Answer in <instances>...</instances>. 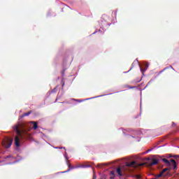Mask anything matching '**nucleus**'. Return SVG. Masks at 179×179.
<instances>
[{
	"label": "nucleus",
	"mask_w": 179,
	"mask_h": 179,
	"mask_svg": "<svg viewBox=\"0 0 179 179\" xmlns=\"http://www.w3.org/2000/svg\"><path fill=\"white\" fill-rule=\"evenodd\" d=\"M162 162H165L166 164V166H173V170H177V162H176V160H174L173 159H171V160L169 161L166 158H163Z\"/></svg>",
	"instance_id": "obj_1"
},
{
	"label": "nucleus",
	"mask_w": 179,
	"mask_h": 179,
	"mask_svg": "<svg viewBox=\"0 0 179 179\" xmlns=\"http://www.w3.org/2000/svg\"><path fill=\"white\" fill-rule=\"evenodd\" d=\"M12 143H13V138H6L3 142L2 143V145L3 148H6V149H9V148L12 146Z\"/></svg>",
	"instance_id": "obj_2"
},
{
	"label": "nucleus",
	"mask_w": 179,
	"mask_h": 179,
	"mask_svg": "<svg viewBox=\"0 0 179 179\" xmlns=\"http://www.w3.org/2000/svg\"><path fill=\"white\" fill-rule=\"evenodd\" d=\"M142 166H145V164L144 163L138 164L135 161H133L131 162H128V163L126 164L127 167L136 168V167H142Z\"/></svg>",
	"instance_id": "obj_3"
},
{
	"label": "nucleus",
	"mask_w": 179,
	"mask_h": 179,
	"mask_svg": "<svg viewBox=\"0 0 179 179\" xmlns=\"http://www.w3.org/2000/svg\"><path fill=\"white\" fill-rule=\"evenodd\" d=\"M159 164V161L157 159H155V158H152L151 159V161H150L149 162H147L146 164H148V166L149 167H152V166H156V164Z\"/></svg>",
	"instance_id": "obj_4"
},
{
	"label": "nucleus",
	"mask_w": 179,
	"mask_h": 179,
	"mask_svg": "<svg viewBox=\"0 0 179 179\" xmlns=\"http://www.w3.org/2000/svg\"><path fill=\"white\" fill-rule=\"evenodd\" d=\"M166 171H169V168L164 169L159 174L156 176V178H160V177H162V176H164V177H166L167 176V173H166Z\"/></svg>",
	"instance_id": "obj_5"
},
{
	"label": "nucleus",
	"mask_w": 179,
	"mask_h": 179,
	"mask_svg": "<svg viewBox=\"0 0 179 179\" xmlns=\"http://www.w3.org/2000/svg\"><path fill=\"white\" fill-rule=\"evenodd\" d=\"M124 171V166H119L116 169V173L120 176V177H122V172Z\"/></svg>",
	"instance_id": "obj_6"
},
{
	"label": "nucleus",
	"mask_w": 179,
	"mask_h": 179,
	"mask_svg": "<svg viewBox=\"0 0 179 179\" xmlns=\"http://www.w3.org/2000/svg\"><path fill=\"white\" fill-rule=\"evenodd\" d=\"M69 169L66 171H64V173H68V171H71V170H73V169H79V167H85L83 165H80L78 166L73 167L71 164H68Z\"/></svg>",
	"instance_id": "obj_7"
},
{
	"label": "nucleus",
	"mask_w": 179,
	"mask_h": 179,
	"mask_svg": "<svg viewBox=\"0 0 179 179\" xmlns=\"http://www.w3.org/2000/svg\"><path fill=\"white\" fill-rule=\"evenodd\" d=\"M15 146H17V148H19V146H20V138H19V136H15Z\"/></svg>",
	"instance_id": "obj_8"
},
{
	"label": "nucleus",
	"mask_w": 179,
	"mask_h": 179,
	"mask_svg": "<svg viewBox=\"0 0 179 179\" xmlns=\"http://www.w3.org/2000/svg\"><path fill=\"white\" fill-rule=\"evenodd\" d=\"M14 129H15V131H16V132H17V135H19V136H22V131L19 129V125H15L14 127Z\"/></svg>",
	"instance_id": "obj_9"
},
{
	"label": "nucleus",
	"mask_w": 179,
	"mask_h": 179,
	"mask_svg": "<svg viewBox=\"0 0 179 179\" xmlns=\"http://www.w3.org/2000/svg\"><path fill=\"white\" fill-rule=\"evenodd\" d=\"M144 66H145L144 69L141 68V72H143H143L148 71V68H149V63H146L145 64H144Z\"/></svg>",
	"instance_id": "obj_10"
},
{
	"label": "nucleus",
	"mask_w": 179,
	"mask_h": 179,
	"mask_svg": "<svg viewBox=\"0 0 179 179\" xmlns=\"http://www.w3.org/2000/svg\"><path fill=\"white\" fill-rule=\"evenodd\" d=\"M31 114V111H29L27 113H24L22 116H20V118H23V117H29V115Z\"/></svg>",
	"instance_id": "obj_11"
},
{
	"label": "nucleus",
	"mask_w": 179,
	"mask_h": 179,
	"mask_svg": "<svg viewBox=\"0 0 179 179\" xmlns=\"http://www.w3.org/2000/svg\"><path fill=\"white\" fill-rule=\"evenodd\" d=\"M32 122L34 124L33 129H37L38 128V125L37 124V122Z\"/></svg>",
	"instance_id": "obj_12"
},
{
	"label": "nucleus",
	"mask_w": 179,
	"mask_h": 179,
	"mask_svg": "<svg viewBox=\"0 0 179 179\" xmlns=\"http://www.w3.org/2000/svg\"><path fill=\"white\" fill-rule=\"evenodd\" d=\"M126 87H128V89H135L136 87H131L129 85L126 86Z\"/></svg>",
	"instance_id": "obj_13"
},
{
	"label": "nucleus",
	"mask_w": 179,
	"mask_h": 179,
	"mask_svg": "<svg viewBox=\"0 0 179 179\" xmlns=\"http://www.w3.org/2000/svg\"><path fill=\"white\" fill-rule=\"evenodd\" d=\"M169 69V67L164 68L160 73H162V72H164V71H166V69Z\"/></svg>",
	"instance_id": "obj_14"
},
{
	"label": "nucleus",
	"mask_w": 179,
	"mask_h": 179,
	"mask_svg": "<svg viewBox=\"0 0 179 179\" xmlns=\"http://www.w3.org/2000/svg\"><path fill=\"white\" fill-rule=\"evenodd\" d=\"M152 150H153V148H151V149L148 150L147 152H152Z\"/></svg>",
	"instance_id": "obj_15"
},
{
	"label": "nucleus",
	"mask_w": 179,
	"mask_h": 179,
	"mask_svg": "<svg viewBox=\"0 0 179 179\" xmlns=\"http://www.w3.org/2000/svg\"><path fill=\"white\" fill-rule=\"evenodd\" d=\"M145 160H148V162H151L152 159H150L149 157L146 158Z\"/></svg>",
	"instance_id": "obj_16"
},
{
	"label": "nucleus",
	"mask_w": 179,
	"mask_h": 179,
	"mask_svg": "<svg viewBox=\"0 0 179 179\" xmlns=\"http://www.w3.org/2000/svg\"><path fill=\"white\" fill-rule=\"evenodd\" d=\"M136 178H141V176L136 175Z\"/></svg>",
	"instance_id": "obj_17"
},
{
	"label": "nucleus",
	"mask_w": 179,
	"mask_h": 179,
	"mask_svg": "<svg viewBox=\"0 0 179 179\" xmlns=\"http://www.w3.org/2000/svg\"><path fill=\"white\" fill-rule=\"evenodd\" d=\"M176 123L175 122H172V127H175Z\"/></svg>",
	"instance_id": "obj_18"
},
{
	"label": "nucleus",
	"mask_w": 179,
	"mask_h": 179,
	"mask_svg": "<svg viewBox=\"0 0 179 179\" xmlns=\"http://www.w3.org/2000/svg\"><path fill=\"white\" fill-rule=\"evenodd\" d=\"M64 86H65V83H63L62 84V87H64Z\"/></svg>",
	"instance_id": "obj_19"
},
{
	"label": "nucleus",
	"mask_w": 179,
	"mask_h": 179,
	"mask_svg": "<svg viewBox=\"0 0 179 179\" xmlns=\"http://www.w3.org/2000/svg\"><path fill=\"white\" fill-rule=\"evenodd\" d=\"M85 167H90V165H87Z\"/></svg>",
	"instance_id": "obj_20"
},
{
	"label": "nucleus",
	"mask_w": 179,
	"mask_h": 179,
	"mask_svg": "<svg viewBox=\"0 0 179 179\" xmlns=\"http://www.w3.org/2000/svg\"><path fill=\"white\" fill-rule=\"evenodd\" d=\"M110 173H111V174H114V172H113V171H111Z\"/></svg>",
	"instance_id": "obj_21"
},
{
	"label": "nucleus",
	"mask_w": 179,
	"mask_h": 179,
	"mask_svg": "<svg viewBox=\"0 0 179 179\" xmlns=\"http://www.w3.org/2000/svg\"><path fill=\"white\" fill-rule=\"evenodd\" d=\"M132 66H134V63L132 64Z\"/></svg>",
	"instance_id": "obj_22"
},
{
	"label": "nucleus",
	"mask_w": 179,
	"mask_h": 179,
	"mask_svg": "<svg viewBox=\"0 0 179 179\" xmlns=\"http://www.w3.org/2000/svg\"><path fill=\"white\" fill-rule=\"evenodd\" d=\"M7 157H10L9 156H7Z\"/></svg>",
	"instance_id": "obj_23"
}]
</instances>
